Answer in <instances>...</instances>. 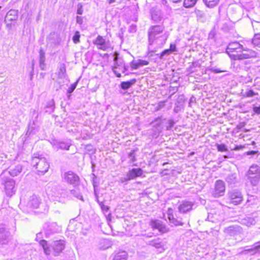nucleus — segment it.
Segmentation results:
<instances>
[{"label":"nucleus","mask_w":260,"mask_h":260,"mask_svg":"<svg viewBox=\"0 0 260 260\" xmlns=\"http://www.w3.org/2000/svg\"><path fill=\"white\" fill-rule=\"evenodd\" d=\"M148 244L151 246L154 247L156 249H161L160 252L164 251L165 250V244L162 242V240L159 238H157L156 239L149 241L148 243Z\"/></svg>","instance_id":"obj_20"},{"label":"nucleus","mask_w":260,"mask_h":260,"mask_svg":"<svg viewBox=\"0 0 260 260\" xmlns=\"http://www.w3.org/2000/svg\"><path fill=\"white\" fill-rule=\"evenodd\" d=\"M116 0H106V2L109 4L111 5L115 2H116Z\"/></svg>","instance_id":"obj_59"},{"label":"nucleus","mask_w":260,"mask_h":260,"mask_svg":"<svg viewBox=\"0 0 260 260\" xmlns=\"http://www.w3.org/2000/svg\"><path fill=\"white\" fill-rule=\"evenodd\" d=\"M66 69L64 64H61L59 67V70L58 73V77L60 79H63L66 77Z\"/></svg>","instance_id":"obj_33"},{"label":"nucleus","mask_w":260,"mask_h":260,"mask_svg":"<svg viewBox=\"0 0 260 260\" xmlns=\"http://www.w3.org/2000/svg\"><path fill=\"white\" fill-rule=\"evenodd\" d=\"M32 132V127H28V130L26 132V135H30Z\"/></svg>","instance_id":"obj_58"},{"label":"nucleus","mask_w":260,"mask_h":260,"mask_svg":"<svg viewBox=\"0 0 260 260\" xmlns=\"http://www.w3.org/2000/svg\"><path fill=\"white\" fill-rule=\"evenodd\" d=\"M64 241L63 240H58L54 241L52 244L54 250L53 254L54 256L58 255L64 248Z\"/></svg>","instance_id":"obj_19"},{"label":"nucleus","mask_w":260,"mask_h":260,"mask_svg":"<svg viewBox=\"0 0 260 260\" xmlns=\"http://www.w3.org/2000/svg\"><path fill=\"white\" fill-rule=\"evenodd\" d=\"M175 124V122L173 120L170 119L168 120V125L167 126V130H170Z\"/></svg>","instance_id":"obj_44"},{"label":"nucleus","mask_w":260,"mask_h":260,"mask_svg":"<svg viewBox=\"0 0 260 260\" xmlns=\"http://www.w3.org/2000/svg\"><path fill=\"white\" fill-rule=\"evenodd\" d=\"M113 72L117 77H121V74L117 73L115 70H113Z\"/></svg>","instance_id":"obj_60"},{"label":"nucleus","mask_w":260,"mask_h":260,"mask_svg":"<svg viewBox=\"0 0 260 260\" xmlns=\"http://www.w3.org/2000/svg\"><path fill=\"white\" fill-rule=\"evenodd\" d=\"M173 214V209L171 208H168V211H167V215H168V216L172 215Z\"/></svg>","instance_id":"obj_56"},{"label":"nucleus","mask_w":260,"mask_h":260,"mask_svg":"<svg viewBox=\"0 0 260 260\" xmlns=\"http://www.w3.org/2000/svg\"><path fill=\"white\" fill-rule=\"evenodd\" d=\"M168 218L170 223L173 224L175 226L183 225V223L181 221L178 220L176 218H174L173 214L168 216Z\"/></svg>","instance_id":"obj_32"},{"label":"nucleus","mask_w":260,"mask_h":260,"mask_svg":"<svg viewBox=\"0 0 260 260\" xmlns=\"http://www.w3.org/2000/svg\"><path fill=\"white\" fill-rule=\"evenodd\" d=\"M255 95H256V93L252 90H249L245 93V95L248 98L252 97Z\"/></svg>","instance_id":"obj_43"},{"label":"nucleus","mask_w":260,"mask_h":260,"mask_svg":"<svg viewBox=\"0 0 260 260\" xmlns=\"http://www.w3.org/2000/svg\"><path fill=\"white\" fill-rule=\"evenodd\" d=\"M48 196L54 201L64 202L65 199L68 197L67 192L60 186H55L48 190Z\"/></svg>","instance_id":"obj_3"},{"label":"nucleus","mask_w":260,"mask_h":260,"mask_svg":"<svg viewBox=\"0 0 260 260\" xmlns=\"http://www.w3.org/2000/svg\"><path fill=\"white\" fill-rule=\"evenodd\" d=\"M149 64V62L142 59L133 60L130 63L131 68L132 69L136 70L139 68L146 66Z\"/></svg>","instance_id":"obj_22"},{"label":"nucleus","mask_w":260,"mask_h":260,"mask_svg":"<svg viewBox=\"0 0 260 260\" xmlns=\"http://www.w3.org/2000/svg\"><path fill=\"white\" fill-rule=\"evenodd\" d=\"M130 180H131L130 179H128V176H126L125 177L121 178L120 180L121 182L123 183L124 182H126L127 181Z\"/></svg>","instance_id":"obj_53"},{"label":"nucleus","mask_w":260,"mask_h":260,"mask_svg":"<svg viewBox=\"0 0 260 260\" xmlns=\"http://www.w3.org/2000/svg\"><path fill=\"white\" fill-rule=\"evenodd\" d=\"M128 255L125 251H120L116 253L113 260H127Z\"/></svg>","instance_id":"obj_26"},{"label":"nucleus","mask_w":260,"mask_h":260,"mask_svg":"<svg viewBox=\"0 0 260 260\" xmlns=\"http://www.w3.org/2000/svg\"><path fill=\"white\" fill-rule=\"evenodd\" d=\"M151 124L152 126L155 127H159L162 124V120L160 117H158L154 119V120L152 122Z\"/></svg>","instance_id":"obj_38"},{"label":"nucleus","mask_w":260,"mask_h":260,"mask_svg":"<svg viewBox=\"0 0 260 260\" xmlns=\"http://www.w3.org/2000/svg\"><path fill=\"white\" fill-rule=\"evenodd\" d=\"M225 184L221 180L216 181L215 184V189L213 195L215 198H218L223 195L225 192Z\"/></svg>","instance_id":"obj_13"},{"label":"nucleus","mask_w":260,"mask_h":260,"mask_svg":"<svg viewBox=\"0 0 260 260\" xmlns=\"http://www.w3.org/2000/svg\"><path fill=\"white\" fill-rule=\"evenodd\" d=\"M93 43L97 46L99 49L103 51L107 50L110 47L109 42H106L105 39L100 35L98 36L95 40L93 41Z\"/></svg>","instance_id":"obj_14"},{"label":"nucleus","mask_w":260,"mask_h":260,"mask_svg":"<svg viewBox=\"0 0 260 260\" xmlns=\"http://www.w3.org/2000/svg\"><path fill=\"white\" fill-rule=\"evenodd\" d=\"M40 245L43 247L44 253L48 255L50 254V249L48 246L47 241L45 240H41L40 242Z\"/></svg>","instance_id":"obj_30"},{"label":"nucleus","mask_w":260,"mask_h":260,"mask_svg":"<svg viewBox=\"0 0 260 260\" xmlns=\"http://www.w3.org/2000/svg\"><path fill=\"white\" fill-rule=\"evenodd\" d=\"M164 27L160 25H154L149 27L148 31V52L147 55L149 57L152 56L151 53L155 52V50L152 48L155 38L159 36L160 34L164 31Z\"/></svg>","instance_id":"obj_1"},{"label":"nucleus","mask_w":260,"mask_h":260,"mask_svg":"<svg viewBox=\"0 0 260 260\" xmlns=\"http://www.w3.org/2000/svg\"><path fill=\"white\" fill-rule=\"evenodd\" d=\"M171 53V52L170 51V50L169 49H166L165 50H164L160 54V56H159V58L160 59H162L163 58V57L165 55H169L170 53Z\"/></svg>","instance_id":"obj_42"},{"label":"nucleus","mask_w":260,"mask_h":260,"mask_svg":"<svg viewBox=\"0 0 260 260\" xmlns=\"http://www.w3.org/2000/svg\"><path fill=\"white\" fill-rule=\"evenodd\" d=\"M225 181L229 184H235L238 182L237 177L236 174H230L227 176Z\"/></svg>","instance_id":"obj_28"},{"label":"nucleus","mask_w":260,"mask_h":260,"mask_svg":"<svg viewBox=\"0 0 260 260\" xmlns=\"http://www.w3.org/2000/svg\"><path fill=\"white\" fill-rule=\"evenodd\" d=\"M205 4L209 8H213L217 5L219 0H203Z\"/></svg>","instance_id":"obj_34"},{"label":"nucleus","mask_w":260,"mask_h":260,"mask_svg":"<svg viewBox=\"0 0 260 260\" xmlns=\"http://www.w3.org/2000/svg\"><path fill=\"white\" fill-rule=\"evenodd\" d=\"M18 11L14 9H11L7 12L4 22L8 29H11L12 27L15 25L18 17Z\"/></svg>","instance_id":"obj_5"},{"label":"nucleus","mask_w":260,"mask_h":260,"mask_svg":"<svg viewBox=\"0 0 260 260\" xmlns=\"http://www.w3.org/2000/svg\"><path fill=\"white\" fill-rule=\"evenodd\" d=\"M121 64H122V62H121L120 60H118V64H114V66L115 67H118V66H120Z\"/></svg>","instance_id":"obj_62"},{"label":"nucleus","mask_w":260,"mask_h":260,"mask_svg":"<svg viewBox=\"0 0 260 260\" xmlns=\"http://www.w3.org/2000/svg\"><path fill=\"white\" fill-rule=\"evenodd\" d=\"M40 203L39 198L35 195L31 196L27 203V206L30 208H37Z\"/></svg>","instance_id":"obj_24"},{"label":"nucleus","mask_w":260,"mask_h":260,"mask_svg":"<svg viewBox=\"0 0 260 260\" xmlns=\"http://www.w3.org/2000/svg\"><path fill=\"white\" fill-rule=\"evenodd\" d=\"M64 178L67 182L74 185L78 184L79 181L78 176L72 171L65 173Z\"/></svg>","instance_id":"obj_16"},{"label":"nucleus","mask_w":260,"mask_h":260,"mask_svg":"<svg viewBox=\"0 0 260 260\" xmlns=\"http://www.w3.org/2000/svg\"><path fill=\"white\" fill-rule=\"evenodd\" d=\"M168 171L167 169H164V170H162L161 172H160V175L161 176H166V175H168V173L167 172V171Z\"/></svg>","instance_id":"obj_55"},{"label":"nucleus","mask_w":260,"mask_h":260,"mask_svg":"<svg viewBox=\"0 0 260 260\" xmlns=\"http://www.w3.org/2000/svg\"><path fill=\"white\" fill-rule=\"evenodd\" d=\"M76 22L77 23L81 24L82 23V18L80 16H77L76 17Z\"/></svg>","instance_id":"obj_51"},{"label":"nucleus","mask_w":260,"mask_h":260,"mask_svg":"<svg viewBox=\"0 0 260 260\" xmlns=\"http://www.w3.org/2000/svg\"><path fill=\"white\" fill-rule=\"evenodd\" d=\"M12 239L9 229L3 224H0V244H8Z\"/></svg>","instance_id":"obj_7"},{"label":"nucleus","mask_w":260,"mask_h":260,"mask_svg":"<svg viewBox=\"0 0 260 260\" xmlns=\"http://www.w3.org/2000/svg\"><path fill=\"white\" fill-rule=\"evenodd\" d=\"M142 174L143 170L141 168H134L128 171L127 173V176H128V179L132 180L141 176Z\"/></svg>","instance_id":"obj_21"},{"label":"nucleus","mask_w":260,"mask_h":260,"mask_svg":"<svg viewBox=\"0 0 260 260\" xmlns=\"http://www.w3.org/2000/svg\"><path fill=\"white\" fill-rule=\"evenodd\" d=\"M80 35L78 31H76L73 37V41L74 43L77 44L80 42Z\"/></svg>","instance_id":"obj_40"},{"label":"nucleus","mask_w":260,"mask_h":260,"mask_svg":"<svg viewBox=\"0 0 260 260\" xmlns=\"http://www.w3.org/2000/svg\"><path fill=\"white\" fill-rule=\"evenodd\" d=\"M253 110L255 113H256L257 114H260V106L258 107L254 106L253 108Z\"/></svg>","instance_id":"obj_50"},{"label":"nucleus","mask_w":260,"mask_h":260,"mask_svg":"<svg viewBox=\"0 0 260 260\" xmlns=\"http://www.w3.org/2000/svg\"><path fill=\"white\" fill-rule=\"evenodd\" d=\"M252 43L254 46L260 45V34H257L254 36Z\"/></svg>","instance_id":"obj_37"},{"label":"nucleus","mask_w":260,"mask_h":260,"mask_svg":"<svg viewBox=\"0 0 260 260\" xmlns=\"http://www.w3.org/2000/svg\"><path fill=\"white\" fill-rule=\"evenodd\" d=\"M194 203L192 202L184 200L180 202L178 209L180 213H186L192 209Z\"/></svg>","instance_id":"obj_17"},{"label":"nucleus","mask_w":260,"mask_h":260,"mask_svg":"<svg viewBox=\"0 0 260 260\" xmlns=\"http://www.w3.org/2000/svg\"><path fill=\"white\" fill-rule=\"evenodd\" d=\"M137 30V26L135 24H132L128 29V31L131 33L135 32Z\"/></svg>","instance_id":"obj_46"},{"label":"nucleus","mask_w":260,"mask_h":260,"mask_svg":"<svg viewBox=\"0 0 260 260\" xmlns=\"http://www.w3.org/2000/svg\"><path fill=\"white\" fill-rule=\"evenodd\" d=\"M246 176L252 185L257 186L260 180V167L252 165L247 171Z\"/></svg>","instance_id":"obj_4"},{"label":"nucleus","mask_w":260,"mask_h":260,"mask_svg":"<svg viewBox=\"0 0 260 260\" xmlns=\"http://www.w3.org/2000/svg\"><path fill=\"white\" fill-rule=\"evenodd\" d=\"M76 85H77V83L72 84L71 85V86L69 88V89L68 90V92L69 93L73 92V91L76 88Z\"/></svg>","instance_id":"obj_48"},{"label":"nucleus","mask_w":260,"mask_h":260,"mask_svg":"<svg viewBox=\"0 0 260 260\" xmlns=\"http://www.w3.org/2000/svg\"><path fill=\"white\" fill-rule=\"evenodd\" d=\"M149 225L153 230H157L160 233L164 234L169 231V229L163 222L158 219H151L149 222Z\"/></svg>","instance_id":"obj_10"},{"label":"nucleus","mask_w":260,"mask_h":260,"mask_svg":"<svg viewBox=\"0 0 260 260\" xmlns=\"http://www.w3.org/2000/svg\"><path fill=\"white\" fill-rule=\"evenodd\" d=\"M40 53V67L42 70H45V52L43 49H40L39 51Z\"/></svg>","instance_id":"obj_27"},{"label":"nucleus","mask_w":260,"mask_h":260,"mask_svg":"<svg viewBox=\"0 0 260 260\" xmlns=\"http://www.w3.org/2000/svg\"><path fill=\"white\" fill-rule=\"evenodd\" d=\"M174 3H178L182 1V0H171Z\"/></svg>","instance_id":"obj_63"},{"label":"nucleus","mask_w":260,"mask_h":260,"mask_svg":"<svg viewBox=\"0 0 260 260\" xmlns=\"http://www.w3.org/2000/svg\"><path fill=\"white\" fill-rule=\"evenodd\" d=\"M22 166L20 165H17L15 167L14 169H11L9 173L12 176L15 177L20 173L22 172Z\"/></svg>","instance_id":"obj_31"},{"label":"nucleus","mask_w":260,"mask_h":260,"mask_svg":"<svg viewBox=\"0 0 260 260\" xmlns=\"http://www.w3.org/2000/svg\"><path fill=\"white\" fill-rule=\"evenodd\" d=\"M5 172H3L1 174V176L3 177ZM3 183L2 184L4 185L5 190L7 196L11 197L15 194L16 189L15 188V181L10 178L5 179L2 177Z\"/></svg>","instance_id":"obj_6"},{"label":"nucleus","mask_w":260,"mask_h":260,"mask_svg":"<svg viewBox=\"0 0 260 260\" xmlns=\"http://www.w3.org/2000/svg\"><path fill=\"white\" fill-rule=\"evenodd\" d=\"M119 53L117 52H114L113 54L114 56V64H118Z\"/></svg>","instance_id":"obj_45"},{"label":"nucleus","mask_w":260,"mask_h":260,"mask_svg":"<svg viewBox=\"0 0 260 260\" xmlns=\"http://www.w3.org/2000/svg\"><path fill=\"white\" fill-rule=\"evenodd\" d=\"M197 0H184L183 5L185 8L193 7L196 3Z\"/></svg>","instance_id":"obj_36"},{"label":"nucleus","mask_w":260,"mask_h":260,"mask_svg":"<svg viewBox=\"0 0 260 260\" xmlns=\"http://www.w3.org/2000/svg\"><path fill=\"white\" fill-rule=\"evenodd\" d=\"M101 208L103 211H108L109 210V207L107 206L104 205H102L101 206Z\"/></svg>","instance_id":"obj_57"},{"label":"nucleus","mask_w":260,"mask_h":260,"mask_svg":"<svg viewBox=\"0 0 260 260\" xmlns=\"http://www.w3.org/2000/svg\"><path fill=\"white\" fill-rule=\"evenodd\" d=\"M250 253L251 255H254L256 253H260V244L258 245H254L251 248L248 249H244L239 253V254H246Z\"/></svg>","instance_id":"obj_23"},{"label":"nucleus","mask_w":260,"mask_h":260,"mask_svg":"<svg viewBox=\"0 0 260 260\" xmlns=\"http://www.w3.org/2000/svg\"><path fill=\"white\" fill-rule=\"evenodd\" d=\"M136 82V79H133L129 81L126 82H122L120 84L121 88L123 90H126L130 88Z\"/></svg>","instance_id":"obj_29"},{"label":"nucleus","mask_w":260,"mask_h":260,"mask_svg":"<svg viewBox=\"0 0 260 260\" xmlns=\"http://www.w3.org/2000/svg\"><path fill=\"white\" fill-rule=\"evenodd\" d=\"M234 56V60H241L249 58L256 57V53L251 49H244L243 48L242 51L239 54H232Z\"/></svg>","instance_id":"obj_11"},{"label":"nucleus","mask_w":260,"mask_h":260,"mask_svg":"<svg viewBox=\"0 0 260 260\" xmlns=\"http://www.w3.org/2000/svg\"><path fill=\"white\" fill-rule=\"evenodd\" d=\"M217 149L218 151L220 152H225V151H228V149L226 148V146L223 144H217L216 145Z\"/></svg>","instance_id":"obj_39"},{"label":"nucleus","mask_w":260,"mask_h":260,"mask_svg":"<svg viewBox=\"0 0 260 260\" xmlns=\"http://www.w3.org/2000/svg\"><path fill=\"white\" fill-rule=\"evenodd\" d=\"M134 150L132 151L128 154V157L131 159L132 162H134L136 160Z\"/></svg>","instance_id":"obj_47"},{"label":"nucleus","mask_w":260,"mask_h":260,"mask_svg":"<svg viewBox=\"0 0 260 260\" xmlns=\"http://www.w3.org/2000/svg\"><path fill=\"white\" fill-rule=\"evenodd\" d=\"M45 234L48 236L52 234L58 233L61 231V228L56 222H48L44 226Z\"/></svg>","instance_id":"obj_12"},{"label":"nucleus","mask_w":260,"mask_h":260,"mask_svg":"<svg viewBox=\"0 0 260 260\" xmlns=\"http://www.w3.org/2000/svg\"><path fill=\"white\" fill-rule=\"evenodd\" d=\"M243 50V46L238 42H233L229 44L226 52L234 59L232 54H239Z\"/></svg>","instance_id":"obj_8"},{"label":"nucleus","mask_w":260,"mask_h":260,"mask_svg":"<svg viewBox=\"0 0 260 260\" xmlns=\"http://www.w3.org/2000/svg\"><path fill=\"white\" fill-rule=\"evenodd\" d=\"M196 13L197 15L200 16L201 17H204L205 16V14L201 11L198 10Z\"/></svg>","instance_id":"obj_54"},{"label":"nucleus","mask_w":260,"mask_h":260,"mask_svg":"<svg viewBox=\"0 0 260 260\" xmlns=\"http://www.w3.org/2000/svg\"><path fill=\"white\" fill-rule=\"evenodd\" d=\"M256 153V151H250L248 152V154H255Z\"/></svg>","instance_id":"obj_61"},{"label":"nucleus","mask_w":260,"mask_h":260,"mask_svg":"<svg viewBox=\"0 0 260 260\" xmlns=\"http://www.w3.org/2000/svg\"><path fill=\"white\" fill-rule=\"evenodd\" d=\"M241 223L247 226H250L255 224L256 220L253 217H246L241 220Z\"/></svg>","instance_id":"obj_25"},{"label":"nucleus","mask_w":260,"mask_h":260,"mask_svg":"<svg viewBox=\"0 0 260 260\" xmlns=\"http://www.w3.org/2000/svg\"><path fill=\"white\" fill-rule=\"evenodd\" d=\"M152 19H153V20H156H156H157V17H156V16H155V15H153V14H152Z\"/></svg>","instance_id":"obj_64"},{"label":"nucleus","mask_w":260,"mask_h":260,"mask_svg":"<svg viewBox=\"0 0 260 260\" xmlns=\"http://www.w3.org/2000/svg\"><path fill=\"white\" fill-rule=\"evenodd\" d=\"M207 70L208 71H210L212 72H213L214 73H220L224 72L223 71L220 70L219 69H215V68H212V67H208L207 69Z\"/></svg>","instance_id":"obj_41"},{"label":"nucleus","mask_w":260,"mask_h":260,"mask_svg":"<svg viewBox=\"0 0 260 260\" xmlns=\"http://www.w3.org/2000/svg\"><path fill=\"white\" fill-rule=\"evenodd\" d=\"M171 52L176 51V45L175 44H171L170 49H169Z\"/></svg>","instance_id":"obj_52"},{"label":"nucleus","mask_w":260,"mask_h":260,"mask_svg":"<svg viewBox=\"0 0 260 260\" xmlns=\"http://www.w3.org/2000/svg\"><path fill=\"white\" fill-rule=\"evenodd\" d=\"M230 203L235 205L241 204L243 200L242 193L238 190H233L228 193Z\"/></svg>","instance_id":"obj_9"},{"label":"nucleus","mask_w":260,"mask_h":260,"mask_svg":"<svg viewBox=\"0 0 260 260\" xmlns=\"http://www.w3.org/2000/svg\"><path fill=\"white\" fill-rule=\"evenodd\" d=\"M31 165L35 167L38 173L42 174L46 173L49 168V164L47 159L42 155L34 154L31 159ZM39 174V173H38Z\"/></svg>","instance_id":"obj_2"},{"label":"nucleus","mask_w":260,"mask_h":260,"mask_svg":"<svg viewBox=\"0 0 260 260\" xmlns=\"http://www.w3.org/2000/svg\"><path fill=\"white\" fill-rule=\"evenodd\" d=\"M52 145L53 148L56 150H58L59 149L68 150H69L70 146L72 145V142L71 140H68L65 142L55 141L52 143Z\"/></svg>","instance_id":"obj_18"},{"label":"nucleus","mask_w":260,"mask_h":260,"mask_svg":"<svg viewBox=\"0 0 260 260\" xmlns=\"http://www.w3.org/2000/svg\"><path fill=\"white\" fill-rule=\"evenodd\" d=\"M168 35L166 33L161 34L155 38L152 48L156 51V49L161 48L166 43Z\"/></svg>","instance_id":"obj_15"},{"label":"nucleus","mask_w":260,"mask_h":260,"mask_svg":"<svg viewBox=\"0 0 260 260\" xmlns=\"http://www.w3.org/2000/svg\"><path fill=\"white\" fill-rule=\"evenodd\" d=\"M83 10L82 5H78L77 13L79 15H81L83 13Z\"/></svg>","instance_id":"obj_49"},{"label":"nucleus","mask_w":260,"mask_h":260,"mask_svg":"<svg viewBox=\"0 0 260 260\" xmlns=\"http://www.w3.org/2000/svg\"><path fill=\"white\" fill-rule=\"evenodd\" d=\"M70 194L78 199L83 201V198L81 194L80 191L77 189H73L70 190Z\"/></svg>","instance_id":"obj_35"}]
</instances>
